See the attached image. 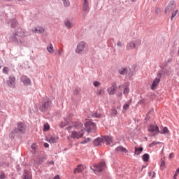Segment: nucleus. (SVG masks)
Instances as JSON below:
<instances>
[{
	"label": "nucleus",
	"instance_id": "obj_34",
	"mask_svg": "<svg viewBox=\"0 0 179 179\" xmlns=\"http://www.w3.org/2000/svg\"><path fill=\"white\" fill-rule=\"evenodd\" d=\"M160 142L154 141L148 145V148H153L155 145H159Z\"/></svg>",
	"mask_w": 179,
	"mask_h": 179
},
{
	"label": "nucleus",
	"instance_id": "obj_30",
	"mask_svg": "<svg viewBox=\"0 0 179 179\" xmlns=\"http://www.w3.org/2000/svg\"><path fill=\"white\" fill-rule=\"evenodd\" d=\"M143 160L144 162H149V154L145 153L143 155Z\"/></svg>",
	"mask_w": 179,
	"mask_h": 179
},
{
	"label": "nucleus",
	"instance_id": "obj_18",
	"mask_svg": "<svg viewBox=\"0 0 179 179\" xmlns=\"http://www.w3.org/2000/svg\"><path fill=\"white\" fill-rule=\"evenodd\" d=\"M159 83H160V78H155L151 85V90H155V87L159 85Z\"/></svg>",
	"mask_w": 179,
	"mask_h": 179
},
{
	"label": "nucleus",
	"instance_id": "obj_15",
	"mask_svg": "<svg viewBox=\"0 0 179 179\" xmlns=\"http://www.w3.org/2000/svg\"><path fill=\"white\" fill-rule=\"evenodd\" d=\"M85 169H86V166L82 164H80L78 166L77 168L74 169V174H76V173H82L83 171H84V170H85Z\"/></svg>",
	"mask_w": 179,
	"mask_h": 179
},
{
	"label": "nucleus",
	"instance_id": "obj_47",
	"mask_svg": "<svg viewBox=\"0 0 179 179\" xmlns=\"http://www.w3.org/2000/svg\"><path fill=\"white\" fill-rule=\"evenodd\" d=\"M57 54H58V55H62V52H61V50H57Z\"/></svg>",
	"mask_w": 179,
	"mask_h": 179
},
{
	"label": "nucleus",
	"instance_id": "obj_51",
	"mask_svg": "<svg viewBox=\"0 0 179 179\" xmlns=\"http://www.w3.org/2000/svg\"><path fill=\"white\" fill-rule=\"evenodd\" d=\"M53 179H61V178H59V176L57 175L56 176L54 177Z\"/></svg>",
	"mask_w": 179,
	"mask_h": 179
},
{
	"label": "nucleus",
	"instance_id": "obj_3",
	"mask_svg": "<svg viewBox=\"0 0 179 179\" xmlns=\"http://www.w3.org/2000/svg\"><path fill=\"white\" fill-rule=\"evenodd\" d=\"M148 132H150L152 136H156L158 134H160V129L157 124H150L148 127Z\"/></svg>",
	"mask_w": 179,
	"mask_h": 179
},
{
	"label": "nucleus",
	"instance_id": "obj_58",
	"mask_svg": "<svg viewBox=\"0 0 179 179\" xmlns=\"http://www.w3.org/2000/svg\"><path fill=\"white\" fill-rule=\"evenodd\" d=\"M178 53H179V51H178Z\"/></svg>",
	"mask_w": 179,
	"mask_h": 179
},
{
	"label": "nucleus",
	"instance_id": "obj_4",
	"mask_svg": "<svg viewBox=\"0 0 179 179\" xmlns=\"http://www.w3.org/2000/svg\"><path fill=\"white\" fill-rule=\"evenodd\" d=\"M51 101L50 99H45L41 104L40 105L39 110L40 111H42L43 113H45V111H47L50 107H51Z\"/></svg>",
	"mask_w": 179,
	"mask_h": 179
},
{
	"label": "nucleus",
	"instance_id": "obj_31",
	"mask_svg": "<svg viewBox=\"0 0 179 179\" xmlns=\"http://www.w3.org/2000/svg\"><path fill=\"white\" fill-rule=\"evenodd\" d=\"M92 117H94L95 118H100V117H101V114L98 113L97 112H95L94 113H92Z\"/></svg>",
	"mask_w": 179,
	"mask_h": 179
},
{
	"label": "nucleus",
	"instance_id": "obj_44",
	"mask_svg": "<svg viewBox=\"0 0 179 179\" xmlns=\"http://www.w3.org/2000/svg\"><path fill=\"white\" fill-rule=\"evenodd\" d=\"M178 174H179V168L176 170V172L174 176L176 177H178Z\"/></svg>",
	"mask_w": 179,
	"mask_h": 179
},
{
	"label": "nucleus",
	"instance_id": "obj_21",
	"mask_svg": "<svg viewBox=\"0 0 179 179\" xmlns=\"http://www.w3.org/2000/svg\"><path fill=\"white\" fill-rule=\"evenodd\" d=\"M21 80H22V83H24V85H26L27 86H28V85H30L31 83V80H30L29 78H28L26 76H22L21 78Z\"/></svg>",
	"mask_w": 179,
	"mask_h": 179
},
{
	"label": "nucleus",
	"instance_id": "obj_9",
	"mask_svg": "<svg viewBox=\"0 0 179 179\" xmlns=\"http://www.w3.org/2000/svg\"><path fill=\"white\" fill-rule=\"evenodd\" d=\"M85 127L87 128L88 134H90V132H94V131H96V124L92 122H87L85 123Z\"/></svg>",
	"mask_w": 179,
	"mask_h": 179
},
{
	"label": "nucleus",
	"instance_id": "obj_22",
	"mask_svg": "<svg viewBox=\"0 0 179 179\" xmlns=\"http://www.w3.org/2000/svg\"><path fill=\"white\" fill-rule=\"evenodd\" d=\"M159 134L162 135H169L170 134V131L169 130V128L167 127H163L161 131H159Z\"/></svg>",
	"mask_w": 179,
	"mask_h": 179
},
{
	"label": "nucleus",
	"instance_id": "obj_28",
	"mask_svg": "<svg viewBox=\"0 0 179 179\" xmlns=\"http://www.w3.org/2000/svg\"><path fill=\"white\" fill-rule=\"evenodd\" d=\"M177 13H178V10L177 9H175L173 11L171 12V20H173L175 16H177Z\"/></svg>",
	"mask_w": 179,
	"mask_h": 179
},
{
	"label": "nucleus",
	"instance_id": "obj_53",
	"mask_svg": "<svg viewBox=\"0 0 179 179\" xmlns=\"http://www.w3.org/2000/svg\"><path fill=\"white\" fill-rule=\"evenodd\" d=\"M48 164H54V161H50L48 162Z\"/></svg>",
	"mask_w": 179,
	"mask_h": 179
},
{
	"label": "nucleus",
	"instance_id": "obj_7",
	"mask_svg": "<svg viewBox=\"0 0 179 179\" xmlns=\"http://www.w3.org/2000/svg\"><path fill=\"white\" fill-rule=\"evenodd\" d=\"M176 2L171 1L167 6L165 8V13L166 15H169L176 10Z\"/></svg>",
	"mask_w": 179,
	"mask_h": 179
},
{
	"label": "nucleus",
	"instance_id": "obj_13",
	"mask_svg": "<svg viewBox=\"0 0 179 179\" xmlns=\"http://www.w3.org/2000/svg\"><path fill=\"white\" fill-rule=\"evenodd\" d=\"M15 80L16 79L15 78V77H13V76H10L8 80L7 81L8 86H9L10 87H15Z\"/></svg>",
	"mask_w": 179,
	"mask_h": 179
},
{
	"label": "nucleus",
	"instance_id": "obj_5",
	"mask_svg": "<svg viewBox=\"0 0 179 179\" xmlns=\"http://www.w3.org/2000/svg\"><path fill=\"white\" fill-rule=\"evenodd\" d=\"M15 134H24L26 132V125L24 123L20 122L17 124V127L14 129Z\"/></svg>",
	"mask_w": 179,
	"mask_h": 179
},
{
	"label": "nucleus",
	"instance_id": "obj_8",
	"mask_svg": "<svg viewBox=\"0 0 179 179\" xmlns=\"http://www.w3.org/2000/svg\"><path fill=\"white\" fill-rule=\"evenodd\" d=\"M87 45L86 42L81 41L77 45V48L76 49V54H82L83 51H85V48H86Z\"/></svg>",
	"mask_w": 179,
	"mask_h": 179
},
{
	"label": "nucleus",
	"instance_id": "obj_39",
	"mask_svg": "<svg viewBox=\"0 0 179 179\" xmlns=\"http://www.w3.org/2000/svg\"><path fill=\"white\" fill-rule=\"evenodd\" d=\"M129 108V103H125L124 106H123V110H128Z\"/></svg>",
	"mask_w": 179,
	"mask_h": 179
},
{
	"label": "nucleus",
	"instance_id": "obj_42",
	"mask_svg": "<svg viewBox=\"0 0 179 179\" xmlns=\"http://www.w3.org/2000/svg\"><path fill=\"white\" fill-rule=\"evenodd\" d=\"M15 132L14 130L10 134L9 137L10 138H15Z\"/></svg>",
	"mask_w": 179,
	"mask_h": 179
},
{
	"label": "nucleus",
	"instance_id": "obj_26",
	"mask_svg": "<svg viewBox=\"0 0 179 179\" xmlns=\"http://www.w3.org/2000/svg\"><path fill=\"white\" fill-rule=\"evenodd\" d=\"M135 149V152H134V155H141V153H142V152H143V148L142 147H140L139 148L135 147L134 148Z\"/></svg>",
	"mask_w": 179,
	"mask_h": 179
},
{
	"label": "nucleus",
	"instance_id": "obj_6",
	"mask_svg": "<svg viewBox=\"0 0 179 179\" xmlns=\"http://www.w3.org/2000/svg\"><path fill=\"white\" fill-rule=\"evenodd\" d=\"M141 39H137L136 41H131L127 45L126 48L128 50H134V48H137L138 47H139V45H141Z\"/></svg>",
	"mask_w": 179,
	"mask_h": 179
},
{
	"label": "nucleus",
	"instance_id": "obj_52",
	"mask_svg": "<svg viewBox=\"0 0 179 179\" xmlns=\"http://www.w3.org/2000/svg\"><path fill=\"white\" fill-rule=\"evenodd\" d=\"M36 144H33V145H31L32 149H36Z\"/></svg>",
	"mask_w": 179,
	"mask_h": 179
},
{
	"label": "nucleus",
	"instance_id": "obj_54",
	"mask_svg": "<svg viewBox=\"0 0 179 179\" xmlns=\"http://www.w3.org/2000/svg\"><path fill=\"white\" fill-rule=\"evenodd\" d=\"M143 103V100L139 101L138 104H142Z\"/></svg>",
	"mask_w": 179,
	"mask_h": 179
},
{
	"label": "nucleus",
	"instance_id": "obj_35",
	"mask_svg": "<svg viewBox=\"0 0 179 179\" xmlns=\"http://www.w3.org/2000/svg\"><path fill=\"white\" fill-rule=\"evenodd\" d=\"M148 176L149 177H152V178H155V177L156 176V173L150 171L148 172Z\"/></svg>",
	"mask_w": 179,
	"mask_h": 179
},
{
	"label": "nucleus",
	"instance_id": "obj_20",
	"mask_svg": "<svg viewBox=\"0 0 179 179\" xmlns=\"http://www.w3.org/2000/svg\"><path fill=\"white\" fill-rule=\"evenodd\" d=\"M107 92L110 96L115 94V85H112L110 87L108 88Z\"/></svg>",
	"mask_w": 179,
	"mask_h": 179
},
{
	"label": "nucleus",
	"instance_id": "obj_32",
	"mask_svg": "<svg viewBox=\"0 0 179 179\" xmlns=\"http://www.w3.org/2000/svg\"><path fill=\"white\" fill-rule=\"evenodd\" d=\"M160 167H161L162 170H164V169H166V162L164 160H162L161 162Z\"/></svg>",
	"mask_w": 179,
	"mask_h": 179
},
{
	"label": "nucleus",
	"instance_id": "obj_10",
	"mask_svg": "<svg viewBox=\"0 0 179 179\" xmlns=\"http://www.w3.org/2000/svg\"><path fill=\"white\" fill-rule=\"evenodd\" d=\"M119 89H120V90H122V89H123V94H128L129 93V83H126L119 86Z\"/></svg>",
	"mask_w": 179,
	"mask_h": 179
},
{
	"label": "nucleus",
	"instance_id": "obj_36",
	"mask_svg": "<svg viewBox=\"0 0 179 179\" xmlns=\"http://www.w3.org/2000/svg\"><path fill=\"white\" fill-rule=\"evenodd\" d=\"M64 5L66 7H68L71 5V3L69 2V0H64Z\"/></svg>",
	"mask_w": 179,
	"mask_h": 179
},
{
	"label": "nucleus",
	"instance_id": "obj_11",
	"mask_svg": "<svg viewBox=\"0 0 179 179\" xmlns=\"http://www.w3.org/2000/svg\"><path fill=\"white\" fill-rule=\"evenodd\" d=\"M83 10L85 13H89L90 10V6L89 5V0H83Z\"/></svg>",
	"mask_w": 179,
	"mask_h": 179
},
{
	"label": "nucleus",
	"instance_id": "obj_14",
	"mask_svg": "<svg viewBox=\"0 0 179 179\" xmlns=\"http://www.w3.org/2000/svg\"><path fill=\"white\" fill-rule=\"evenodd\" d=\"M103 139V143H106V145H111L113 143V137L108 136H105L102 138Z\"/></svg>",
	"mask_w": 179,
	"mask_h": 179
},
{
	"label": "nucleus",
	"instance_id": "obj_29",
	"mask_svg": "<svg viewBox=\"0 0 179 179\" xmlns=\"http://www.w3.org/2000/svg\"><path fill=\"white\" fill-rule=\"evenodd\" d=\"M47 50H48V52H50V54H52L54 52V46H52V44H50L47 47Z\"/></svg>",
	"mask_w": 179,
	"mask_h": 179
},
{
	"label": "nucleus",
	"instance_id": "obj_1",
	"mask_svg": "<svg viewBox=\"0 0 179 179\" xmlns=\"http://www.w3.org/2000/svg\"><path fill=\"white\" fill-rule=\"evenodd\" d=\"M61 128L67 127L66 131L69 132L71 139H80L85 135L83 124L80 122L64 120L60 123Z\"/></svg>",
	"mask_w": 179,
	"mask_h": 179
},
{
	"label": "nucleus",
	"instance_id": "obj_41",
	"mask_svg": "<svg viewBox=\"0 0 179 179\" xmlns=\"http://www.w3.org/2000/svg\"><path fill=\"white\" fill-rule=\"evenodd\" d=\"M0 179H5V173L3 172H1L0 173Z\"/></svg>",
	"mask_w": 179,
	"mask_h": 179
},
{
	"label": "nucleus",
	"instance_id": "obj_16",
	"mask_svg": "<svg viewBox=\"0 0 179 179\" xmlns=\"http://www.w3.org/2000/svg\"><path fill=\"white\" fill-rule=\"evenodd\" d=\"M58 139L59 138L57 136H51L49 138H46V141L49 143H57V142H58Z\"/></svg>",
	"mask_w": 179,
	"mask_h": 179
},
{
	"label": "nucleus",
	"instance_id": "obj_24",
	"mask_svg": "<svg viewBox=\"0 0 179 179\" xmlns=\"http://www.w3.org/2000/svg\"><path fill=\"white\" fill-rule=\"evenodd\" d=\"M23 179H31V173L29 171H24Z\"/></svg>",
	"mask_w": 179,
	"mask_h": 179
},
{
	"label": "nucleus",
	"instance_id": "obj_57",
	"mask_svg": "<svg viewBox=\"0 0 179 179\" xmlns=\"http://www.w3.org/2000/svg\"><path fill=\"white\" fill-rule=\"evenodd\" d=\"M0 69H1V66H0Z\"/></svg>",
	"mask_w": 179,
	"mask_h": 179
},
{
	"label": "nucleus",
	"instance_id": "obj_27",
	"mask_svg": "<svg viewBox=\"0 0 179 179\" xmlns=\"http://www.w3.org/2000/svg\"><path fill=\"white\" fill-rule=\"evenodd\" d=\"M119 73L120 75H125L126 73H128V69L127 68H122L119 70Z\"/></svg>",
	"mask_w": 179,
	"mask_h": 179
},
{
	"label": "nucleus",
	"instance_id": "obj_56",
	"mask_svg": "<svg viewBox=\"0 0 179 179\" xmlns=\"http://www.w3.org/2000/svg\"><path fill=\"white\" fill-rule=\"evenodd\" d=\"M131 2H136V0H131Z\"/></svg>",
	"mask_w": 179,
	"mask_h": 179
},
{
	"label": "nucleus",
	"instance_id": "obj_37",
	"mask_svg": "<svg viewBox=\"0 0 179 179\" xmlns=\"http://www.w3.org/2000/svg\"><path fill=\"white\" fill-rule=\"evenodd\" d=\"M11 27H16L17 26V22H16L15 20H13L10 24Z\"/></svg>",
	"mask_w": 179,
	"mask_h": 179
},
{
	"label": "nucleus",
	"instance_id": "obj_55",
	"mask_svg": "<svg viewBox=\"0 0 179 179\" xmlns=\"http://www.w3.org/2000/svg\"><path fill=\"white\" fill-rule=\"evenodd\" d=\"M173 179H177V176H174Z\"/></svg>",
	"mask_w": 179,
	"mask_h": 179
},
{
	"label": "nucleus",
	"instance_id": "obj_17",
	"mask_svg": "<svg viewBox=\"0 0 179 179\" xmlns=\"http://www.w3.org/2000/svg\"><path fill=\"white\" fill-rule=\"evenodd\" d=\"M115 151L120 152L121 153H123V155H127V153H128V150L122 146L117 147Z\"/></svg>",
	"mask_w": 179,
	"mask_h": 179
},
{
	"label": "nucleus",
	"instance_id": "obj_2",
	"mask_svg": "<svg viewBox=\"0 0 179 179\" xmlns=\"http://www.w3.org/2000/svg\"><path fill=\"white\" fill-rule=\"evenodd\" d=\"M26 36V32L22 28H19L12 37L13 41H19L20 38Z\"/></svg>",
	"mask_w": 179,
	"mask_h": 179
},
{
	"label": "nucleus",
	"instance_id": "obj_48",
	"mask_svg": "<svg viewBox=\"0 0 179 179\" xmlns=\"http://www.w3.org/2000/svg\"><path fill=\"white\" fill-rule=\"evenodd\" d=\"M122 43H121V42H118L117 47H122Z\"/></svg>",
	"mask_w": 179,
	"mask_h": 179
},
{
	"label": "nucleus",
	"instance_id": "obj_45",
	"mask_svg": "<svg viewBox=\"0 0 179 179\" xmlns=\"http://www.w3.org/2000/svg\"><path fill=\"white\" fill-rule=\"evenodd\" d=\"M113 114H115V115H117V110L114 109L112 110Z\"/></svg>",
	"mask_w": 179,
	"mask_h": 179
},
{
	"label": "nucleus",
	"instance_id": "obj_38",
	"mask_svg": "<svg viewBox=\"0 0 179 179\" xmlns=\"http://www.w3.org/2000/svg\"><path fill=\"white\" fill-rule=\"evenodd\" d=\"M3 73H4L6 75L9 73V68L8 67H3Z\"/></svg>",
	"mask_w": 179,
	"mask_h": 179
},
{
	"label": "nucleus",
	"instance_id": "obj_50",
	"mask_svg": "<svg viewBox=\"0 0 179 179\" xmlns=\"http://www.w3.org/2000/svg\"><path fill=\"white\" fill-rule=\"evenodd\" d=\"M44 146H45V148H48V147L50 146V145H48V143H44Z\"/></svg>",
	"mask_w": 179,
	"mask_h": 179
},
{
	"label": "nucleus",
	"instance_id": "obj_19",
	"mask_svg": "<svg viewBox=\"0 0 179 179\" xmlns=\"http://www.w3.org/2000/svg\"><path fill=\"white\" fill-rule=\"evenodd\" d=\"M95 146H101L103 145V138H97L93 142Z\"/></svg>",
	"mask_w": 179,
	"mask_h": 179
},
{
	"label": "nucleus",
	"instance_id": "obj_43",
	"mask_svg": "<svg viewBox=\"0 0 179 179\" xmlns=\"http://www.w3.org/2000/svg\"><path fill=\"white\" fill-rule=\"evenodd\" d=\"M174 157V153L171 152L169 154V159H173Z\"/></svg>",
	"mask_w": 179,
	"mask_h": 179
},
{
	"label": "nucleus",
	"instance_id": "obj_46",
	"mask_svg": "<svg viewBox=\"0 0 179 179\" xmlns=\"http://www.w3.org/2000/svg\"><path fill=\"white\" fill-rule=\"evenodd\" d=\"M122 96V92L117 93V97H121Z\"/></svg>",
	"mask_w": 179,
	"mask_h": 179
},
{
	"label": "nucleus",
	"instance_id": "obj_40",
	"mask_svg": "<svg viewBox=\"0 0 179 179\" xmlns=\"http://www.w3.org/2000/svg\"><path fill=\"white\" fill-rule=\"evenodd\" d=\"M94 86L95 87H99V86H100V83L99 81L94 82Z\"/></svg>",
	"mask_w": 179,
	"mask_h": 179
},
{
	"label": "nucleus",
	"instance_id": "obj_23",
	"mask_svg": "<svg viewBox=\"0 0 179 179\" xmlns=\"http://www.w3.org/2000/svg\"><path fill=\"white\" fill-rule=\"evenodd\" d=\"M32 31L34 33H44L45 29L42 27H37L36 28H34V29H32Z\"/></svg>",
	"mask_w": 179,
	"mask_h": 179
},
{
	"label": "nucleus",
	"instance_id": "obj_25",
	"mask_svg": "<svg viewBox=\"0 0 179 179\" xmlns=\"http://www.w3.org/2000/svg\"><path fill=\"white\" fill-rule=\"evenodd\" d=\"M64 24L66 29H72V27H73V24L69 20L64 22Z\"/></svg>",
	"mask_w": 179,
	"mask_h": 179
},
{
	"label": "nucleus",
	"instance_id": "obj_12",
	"mask_svg": "<svg viewBox=\"0 0 179 179\" xmlns=\"http://www.w3.org/2000/svg\"><path fill=\"white\" fill-rule=\"evenodd\" d=\"M96 167L95 171H103L106 169V163L104 162H100L97 165H94Z\"/></svg>",
	"mask_w": 179,
	"mask_h": 179
},
{
	"label": "nucleus",
	"instance_id": "obj_33",
	"mask_svg": "<svg viewBox=\"0 0 179 179\" xmlns=\"http://www.w3.org/2000/svg\"><path fill=\"white\" fill-rule=\"evenodd\" d=\"M50 129V124H48V123L45 124L43 125V131H47Z\"/></svg>",
	"mask_w": 179,
	"mask_h": 179
},
{
	"label": "nucleus",
	"instance_id": "obj_49",
	"mask_svg": "<svg viewBox=\"0 0 179 179\" xmlns=\"http://www.w3.org/2000/svg\"><path fill=\"white\" fill-rule=\"evenodd\" d=\"M81 143L83 144L87 143V141L83 140V141H81Z\"/></svg>",
	"mask_w": 179,
	"mask_h": 179
}]
</instances>
